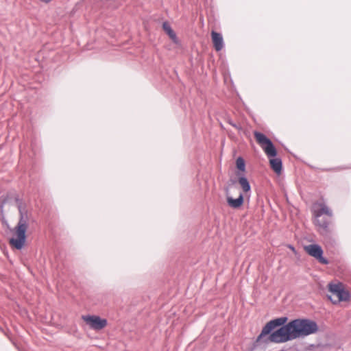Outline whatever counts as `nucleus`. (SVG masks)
Returning a JSON list of instances; mask_svg holds the SVG:
<instances>
[{
    "instance_id": "obj_1",
    "label": "nucleus",
    "mask_w": 351,
    "mask_h": 351,
    "mask_svg": "<svg viewBox=\"0 0 351 351\" xmlns=\"http://www.w3.org/2000/svg\"><path fill=\"white\" fill-rule=\"evenodd\" d=\"M288 318L280 317L267 322L255 341V346H265L269 343H285L295 339L291 322L285 324Z\"/></svg>"
},
{
    "instance_id": "obj_2",
    "label": "nucleus",
    "mask_w": 351,
    "mask_h": 351,
    "mask_svg": "<svg viewBox=\"0 0 351 351\" xmlns=\"http://www.w3.org/2000/svg\"><path fill=\"white\" fill-rule=\"evenodd\" d=\"M254 137L266 155L269 158H273L269 159L271 168L275 173L280 174L282 168V160L280 158H275L277 155V151L272 141L264 134L259 132H254Z\"/></svg>"
},
{
    "instance_id": "obj_3",
    "label": "nucleus",
    "mask_w": 351,
    "mask_h": 351,
    "mask_svg": "<svg viewBox=\"0 0 351 351\" xmlns=\"http://www.w3.org/2000/svg\"><path fill=\"white\" fill-rule=\"evenodd\" d=\"M20 215L19 221L14 228L16 237L10 239V244L16 250H21L25 243L27 236L26 232L28 228V212L26 208L19 210Z\"/></svg>"
},
{
    "instance_id": "obj_4",
    "label": "nucleus",
    "mask_w": 351,
    "mask_h": 351,
    "mask_svg": "<svg viewBox=\"0 0 351 351\" xmlns=\"http://www.w3.org/2000/svg\"><path fill=\"white\" fill-rule=\"evenodd\" d=\"M291 322L295 339L316 333L319 327L316 322L307 318L295 319Z\"/></svg>"
},
{
    "instance_id": "obj_5",
    "label": "nucleus",
    "mask_w": 351,
    "mask_h": 351,
    "mask_svg": "<svg viewBox=\"0 0 351 351\" xmlns=\"http://www.w3.org/2000/svg\"><path fill=\"white\" fill-rule=\"evenodd\" d=\"M328 288L330 294L328 295L327 297L334 304H337L340 302H347L350 298L349 291L344 289L341 282H330L328 284Z\"/></svg>"
},
{
    "instance_id": "obj_6",
    "label": "nucleus",
    "mask_w": 351,
    "mask_h": 351,
    "mask_svg": "<svg viewBox=\"0 0 351 351\" xmlns=\"http://www.w3.org/2000/svg\"><path fill=\"white\" fill-rule=\"evenodd\" d=\"M82 319L90 328L95 330H99L104 328L107 326V320L102 319L97 315H86Z\"/></svg>"
},
{
    "instance_id": "obj_7",
    "label": "nucleus",
    "mask_w": 351,
    "mask_h": 351,
    "mask_svg": "<svg viewBox=\"0 0 351 351\" xmlns=\"http://www.w3.org/2000/svg\"><path fill=\"white\" fill-rule=\"evenodd\" d=\"M305 251L311 256L316 258L319 263L328 265V261L323 256V250L317 244H310L304 247Z\"/></svg>"
},
{
    "instance_id": "obj_8",
    "label": "nucleus",
    "mask_w": 351,
    "mask_h": 351,
    "mask_svg": "<svg viewBox=\"0 0 351 351\" xmlns=\"http://www.w3.org/2000/svg\"><path fill=\"white\" fill-rule=\"evenodd\" d=\"M224 190L226 192L228 205L234 209L239 208L243 205L244 202V196L243 193H240L239 197L236 199H234L229 193V186H226Z\"/></svg>"
},
{
    "instance_id": "obj_9",
    "label": "nucleus",
    "mask_w": 351,
    "mask_h": 351,
    "mask_svg": "<svg viewBox=\"0 0 351 351\" xmlns=\"http://www.w3.org/2000/svg\"><path fill=\"white\" fill-rule=\"evenodd\" d=\"M315 224L318 227L319 232L322 235H327L329 232V223L330 221L328 219L315 218Z\"/></svg>"
},
{
    "instance_id": "obj_10",
    "label": "nucleus",
    "mask_w": 351,
    "mask_h": 351,
    "mask_svg": "<svg viewBox=\"0 0 351 351\" xmlns=\"http://www.w3.org/2000/svg\"><path fill=\"white\" fill-rule=\"evenodd\" d=\"M211 36L215 49L217 51H221L223 47V39L222 35L220 33L212 31Z\"/></svg>"
},
{
    "instance_id": "obj_11",
    "label": "nucleus",
    "mask_w": 351,
    "mask_h": 351,
    "mask_svg": "<svg viewBox=\"0 0 351 351\" xmlns=\"http://www.w3.org/2000/svg\"><path fill=\"white\" fill-rule=\"evenodd\" d=\"M320 208L314 211L315 218H320L324 214L331 217L332 216V210L324 204H320Z\"/></svg>"
},
{
    "instance_id": "obj_12",
    "label": "nucleus",
    "mask_w": 351,
    "mask_h": 351,
    "mask_svg": "<svg viewBox=\"0 0 351 351\" xmlns=\"http://www.w3.org/2000/svg\"><path fill=\"white\" fill-rule=\"evenodd\" d=\"M162 28L164 31L167 33V34L169 36V38L175 43H178V38L176 34L172 29L171 25L168 22H164L162 23Z\"/></svg>"
},
{
    "instance_id": "obj_13",
    "label": "nucleus",
    "mask_w": 351,
    "mask_h": 351,
    "mask_svg": "<svg viewBox=\"0 0 351 351\" xmlns=\"http://www.w3.org/2000/svg\"><path fill=\"white\" fill-rule=\"evenodd\" d=\"M238 182L240 184V186L244 193H247L251 191V186H250V182H249L248 180L247 179V178L244 175H242L239 177Z\"/></svg>"
},
{
    "instance_id": "obj_14",
    "label": "nucleus",
    "mask_w": 351,
    "mask_h": 351,
    "mask_svg": "<svg viewBox=\"0 0 351 351\" xmlns=\"http://www.w3.org/2000/svg\"><path fill=\"white\" fill-rule=\"evenodd\" d=\"M236 166L239 171H245V163L244 159L241 157H239L236 160Z\"/></svg>"
},
{
    "instance_id": "obj_15",
    "label": "nucleus",
    "mask_w": 351,
    "mask_h": 351,
    "mask_svg": "<svg viewBox=\"0 0 351 351\" xmlns=\"http://www.w3.org/2000/svg\"><path fill=\"white\" fill-rule=\"evenodd\" d=\"M14 198L15 202L16 203L18 210H21L22 208H26L25 205L23 202V199L19 197V195L15 194Z\"/></svg>"
},
{
    "instance_id": "obj_16",
    "label": "nucleus",
    "mask_w": 351,
    "mask_h": 351,
    "mask_svg": "<svg viewBox=\"0 0 351 351\" xmlns=\"http://www.w3.org/2000/svg\"><path fill=\"white\" fill-rule=\"evenodd\" d=\"M10 199V195H3L0 197V206L1 207H3L9 201Z\"/></svg>"
},
{
    "instance_id": "obj_17",
    "label": "nucleus",
    "mask_w": 351,
    "mask_h": 351,
    "mask_svg": "<svg viewBox=\"0 0 351 351\" xmlns=\"http://www.w3.org/2000/svg\"><path fill=\"white\" fill-rule=\"evenodd\" d=\"M228 123L230 125H231L232 126H233L234 128H237V130H240L242 129V127L241 126V125L239 124H236L234 123H233L232 121H228Z\"/></svg>"
},
{
    "instance_id": "obj_18",
    "label": "nucleus",
    "mask_w": 351,
    "mask_h": 351,
    "mask_svg": "<svg viewBox=\"0 0 351 351\" xmlns=\"http://www.w3.org/2000/svg\"><path fill=\"white\" fill-rule=\"evenodd\" d=\"M39 1L43 2V3H48L50 1H51L52 0H39Z\"/></svg>"
},
{
    "instance_id": "obj_19",
    "label": "nucleus",
    "mask_w": 351,
    "mask_h": 351,
    "mask_svg": "<svg viewBox=\"0 0 351 351\" xmlns=\"http://www.w3.org/2000/svg\"><path fill=\"white\" fill-rule=\"evenodd\" d=\"M230 181H231L232 184H234L236 182V181L234 180H230Z\"/></svg>"
},
{
    "instance_id": "obj_20",
    "label": "nucleus",
    "mask_w": 351,
    "mask_h": 351,
    "mask_svg": "<svg viewBox=\"0 0 351 351\" xmlns=\"http://www.w3.org/2000/svg\"><path fill=\"white\" fill-rule=\"evenodd\" d=\"M289 247L290 249L294 250V248L291 245H290Z\"/></svg>"
},
{
    "instance_id": "obj_21",
    "label": "nucleus",
    "mask_w": 351,
    "mask_h": 351,
    "mask_svg": "<svg viewBox=\"0 0 351 351\" xmlns=\"http://www.w3.org/2000/svg\"><path fill=\"white\" fill-rule=\"evenodd\" d=\"M0 330L3 331V328H2V327L1 326H0Z\"/></svg>"
}]
</instances>
